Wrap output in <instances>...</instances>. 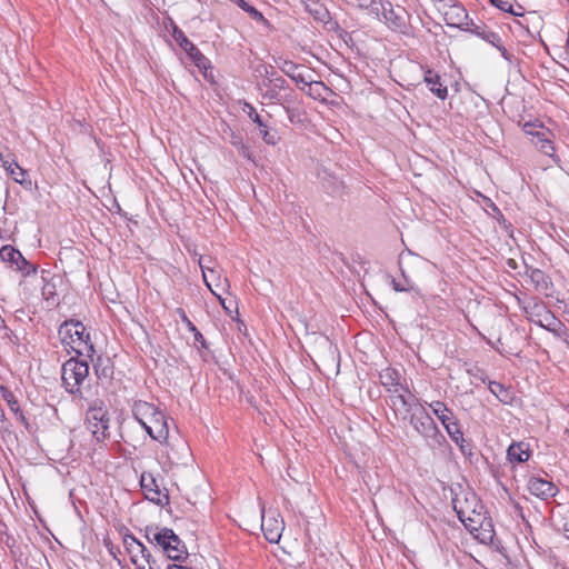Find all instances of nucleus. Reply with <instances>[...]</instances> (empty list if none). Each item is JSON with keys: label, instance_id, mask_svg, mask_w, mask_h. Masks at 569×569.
Instances as JSON below:
<instances>
[{"label": "nucleus", "instance_id": "1", "mask_svg": "<svg viewBox=\"0 0 569 569\" xmlns=\"http://www.w3.org/2000/svg\"><path fill=\"white\" fill-rule=\"evenodd\" d=\"M379 380L389 393L390 406L397 416L406 420L410 411L418 406V398L403 383L399 370L387 367L379 372Z\"/></svg>", "mask_w": 569, "mask_h": 569}, {"label": "nucleus", "instance_id": "2", "mask_svg": "<svg viewBox=\"0 0 569 569\" xmlns=\"http://www.w3.org/2000/svg\"><path fill=\"white\" fill-rule=\"evenodd\" d=\"M132 416L153 440L168 442L169 426L167 416L153 403L138 400L132 405Z\"/></svg>", "mask_w": 569, "mask_h": 569}, {"label": "nucleus", "instance_id": "3", "mask_svg": "<svg viewBox=\"0 0 569 569\" xmlns=\"http://www.w3.org/2000/svg\"><path fill=\"white\" fill-rule=\"evenodd\" d=\"M58 333L62 345L77 355L91 356L93 353L94 349L90 342V335L82 322L67 320L60 326Z\"/></svg>", "mask_w": 569, "mask_h": 569}, {"label": "nucleus", "instance_id": "4", "mask_svg": "<svg viewBox=\"0 0 569 569\" xmlns=\"http://www.w3.org/2000/svg\"><path fill=\"white\" fill-rule=\"evenodd\" d=\"M89 375V365L84 360L70 358L62 365L61 379L66 390L83 398L81 386Z\"/></svg>", "mask_w": 569, "mask_h": 569}, {"label": "nucleus", "instance_id": "5", "mask_svg": "<svg viewBox=\"0 0 569 569\" xmlns=\"http://www.w3.org/2000/svg\"><path fill=\"white\" fill-rule=\"evenodd\" d=\"M413 410L415 408L406 419L409 420V423L415 431H417L423 439L430 440L432 445L438 447L443 446L446 443V437L425 408L421 407L418 411Z\"/></svg>", "mask_w": 569, "mask_h": 569}, {"label": "nucleus", "instance_id": "6", "mask_svg": "<svg viewBox=\"0 0 569 569\" xmlns=\"http://www.w3.org/2000/svg\"><path fill=\"white\" fill-rule=\"evenodd\" d=\"M147 538L150 542L159 545L171 560L182 561L187 557L184 543L170 528L164 527L154 532H148Z\"/></svg>", "mask_w": 569, "mask_h": 569}, {"label": "nucleus", "instance_id": "7", "mask_svg": "<svg viewBox=\"0 0 569 569\" xmlns=\"http://www.w3.org/2000/svg\"><path fill=\"white\" fill-rule=\"evenodd\" d=\"M88 429L97 441H103L109 437L110 417L107 408L101 405L91 406L86 416Z\"/></svg>", "mask_w": 569, "mask_h": 569}, {"label": "nucleus", "instance_id": "8", "mask_svg": "<svg viewBox=\"0 0 569 569\" xmlns=\"http://www.w3.org/2000/svg\"><path fill=\"white\" fill-rule=\"evenodd\" d=\"M209 262L210 263L212 262L211 258L206 259V258L201 257L199 259V266L202 271L203 281H204L206 286L208 287V289L211 291V293L219 300L221 306L226 310H228L224 299L217 291V289L224 290V287L228 281L226 278H222L220 272L216 268L211 267L209 264Z\"/></svg>", "mask_w": 569, "mask_h": 569}, {"label": "nucleus", "instance_id": "9", "mask_svg": "<svg viewBox=\"0 0 569 569\" xmlns=\"http://www.w3.org/2000/svg\"><path fill=\"white\" fill-rule=\"evenodd\" d=\"M528 319L537 326L552 332L555 336H560V329L563 327L562 322L546 307L536 305L531 311L525 309Z\"/></svg>", "mask_w": 569, "mask_h": 569}, {"label": "nucleus", "instance_id": "10", "mask_svg": "<svg viewBox=\"0 0 569 569\" xmlns=\"http://www.w3.org/2000/svg\"><path fill=\"white\" fill-rule=\"evenodd\" d=\"M123 546L136 569H147L146 562L150 561V552L133 535L123 536Z\"/></svg>", "mask_w": 569, "mask_h": 569}, {"label": "nucleus", "instance_id": "11", "mask_svg": "<svg viewBox=\"0 0 569 569\" xmlns=\"http://www.w3.org/2000/svg\"><path fill=\"white\" fill-rule=\"evenodd\" d=\"M283 529L284 521L277 511H262L261 530L269 542H279Z\"/></svg>", "mask_w": 569, "mask_h": 569}, {"label": "nucleus", "instance_id": "12", "mask_svg": "<svg viewBox=\"0 0 569 569\" xmlns=\"http://www.w3.org/2000/svg\"><path fill=\"white\" fill-rule=\"evenodd\" d=\"M172 37L178 42L180 48L187 52L189 58L199 69H207L210 61L202 54V52L187 38L184 32L177 26H173Z\"/></svg>", "mask_w": 569, "mask_h": 569}, {"label": "nucleus", "instance_id": "13", "mask_svg": "<svg viewBox=\"0 0 569 569\" xmlns=\"http://www.w3.org/2000/svg\"><path fill=\"white\" fill-rule=\"evenodd\" d=\"M0 259L4 262L10 263L11 268H16L21 271L24 276L37 272V268L30 263L19 250L10 244H6L0 248Z\"/></svg>", "mask_w": 569, "mask_h": 569}, {"label": "nucleus", "instance_id": "14", "mask_svg": "<svg viewBox=\"0 0 569 569\" xmlns=\"http://www.w3.org/2000/svg\"><path fill=\"white\" fill-rule=\"evenodd\" d=\"M141 489L144 493V497L158 505L164 506L169 502V496L166 490H161L159 485L157 483L156 478L150 472H142L140 477Z\"/></svg>", "mask_w": 569, "mask_h": 569}, {"label": "nucleus", "instance_id": "15", "mask_svg": "<svg viewBox=\"0 0 569 569\" xmlns=\"http://www.w3.org/2000/svg\"><path fill=\"white\" fill-rule=\"evenodd\" d=\"M472 525L469 523V532L481 543L490 545L495 539V528L490 518L486 515L482 518L476 516V520H471Z\"/></svg>", "mask_w": 569, "mask_h": 569}, {"label": "nucleus", "instance_id": "16", "mask_svg": "<svg viewBox=\"0 0 569 569\" xmlns=\"http://www.w3.org/2000/svg\"><path fill=\"white\" fill-rule=\"evenodd\" d=\"M423 82L429 91L440 100L448 98V87L443 83L441 76L427 66H421Z\"/></svg>", "mask_w": 569, "mask_h": 569}, {"label": "nucleus", "instance_id": "17", "mask_svg": "<svg viewBox=\"0 0 569 569\" xmlns=\"http://www.w3.org/2000/svg\"><path fill=\"white\" fill-rule=\"evenodd\" d=\"M528 489L531 495L543 500L555 497L558 492V488L553 482L538 477L529 479Z\"/></svg>", "mask_w": 569, "mask_h": 569}, {"label": "nucleus", "instance_id": "18", "mask_svg": "<svg viewBox=\"0 0 569 569\" xmlns=\"http://www.w3.org/2000/svg\"><path fill=\"white\" fill-rule=\"evenodd\" d=\"M243 111L247 112L248 117L258 126L260 133L262 136L263 141L267 144L274 146L277 144L279 138L277 132L270 131L266 122H263L260 114L257 112L254 107L250 103H244Z\"/></svg>", "mask_w": 569, "mask_h": 569}, {"label": "nucleus", "instance_id": "19", "mask_svg": "<svg viewBox=\"0 0 569 569\" xmlns=\"http://www.w3.org/2000/svg\"><path fill=\"white\" fill-rule=\"evenodd\" d=\"M530 283L541 295L551 296L552 282L550 278L540 269L528 268L526 271Z\"/></svg>", "mask_w": 569, "mask_h": 569}, {"label": "nucleus", "instance_id": "20", "mask_svg": "<svg viewBox=\"0 0 569 569\" xmlns=\"http://www.w3.org/2000/svg\"><path fill=\"white\" fill-rule=\"evenodd\" d=\"M279 68L286 76L291 78L296 83L303 84L310 77V73L303 66L297 64L290 60H283L282 62H280Z\"/></svg>", "mask_w": 569, "mask_h": 569}, {"label": "nucleus", "instance_id": "21", "mask_svg": "<svg viewBox=\"0 0 569 569\" xmlns=\"http://www.w3.org/2000/svg\"><path fill=\"white\" fill-rule=\"evenodd\" d=\"M468 14L466 9L459 3H452L443 12V19L449 27L462 28Z\"/></svg>", "mask_w": 569, "mask_h": 569}, {"label": "nucleus", "instance_id": "22", "mask_svg": "<svg viewBox=\"0 0 569 569\" xmlns=\"http://www.w3.org/2000/svg\"><path fill=\"white\" fill-rule=\"evenodd\" d=\"M305 87L308 89L306 93L312 98L313 100L325 101L327 96L329 94V88L322 81H316L311 79V76L303 83V87L300 89L305 91Z\"/></svg>", "mask_w": 569, "mask_h": 569}, {"label": "nucleus", "instance_id": "23", "mask_svg": "<svg viewBox=\"0 0 569 569\" xmlns=\"http://www.w3.org/2000/svg\"><path fill=\"white\" fill-rule=\"evenodd\" d=\"M94 372L101 382H108L113 376V366L108 357H98L94 365Z\"/></svg>", "mask_w": 569, "mask_h": 569}, {"label": "nucleus", "instance_id": "24", "mask_svg": "<svg viewBox=\"0 0 569 569\" xmlns=\"http://www.w3.org/2000/svg\"><path fill=\"white\" fill-rule=\"evenodd\" d=\"M306 10L320 22H327L330 18L327 7L320 0H305Z\"/></svg>", "mask_w": 569, "mask_h": 569}, {"label": "nucleus", "instance_id": "25", "mask_svg": "<svg viewBox=\"0 0 569 569\" xmlns=\"http://www.w3.org/2000/svg\"><path fill=\"white\" fill-rule=\"evenodd\" d=\"M535 146L546 156L555 159L556 161H559L558 157L556 156V149L553 146V142L547 138L545 132H536L533 133L532 139Z\"/></svg>", "mask_w": 569, "mask_h": 569}, {"label": "nucleus", "instance_id": "26", "mask_svg": "<svg viewBox=\"0 0 569 569\" xmlns=\"http://www.w3.org/2000/svg\"><path fill=\"white\" fill-rule=\"evenodd\" d=\"M0 390L2 392L3 399L7 401L10 411L17 417V420L23 425H27V419L14 395L6 387H0Z\"/></svg>", "mask_w": 569, "mask_h": 569}, {"label": "nucleus", "instance_id": "27", "mask_svg": "<svg viewBox=\"0 0 569 569\" xmlns=\"http://www.w3.org/2000/svg\"><path fill=\"white\" fill-rule=\"evenodd\" d=\"M507 456L510 461L526 462L530 458V450L523 442L512 443L507 450Z\"/></svg>", "mask_w": 569, "mask_h": 569}, {"label": "nucleus", "instance_id": "28", "mask_svg": "<svg viewBox=\"0 0 569 569\" xmlns=\"http://www.w3.org/2000/svg\"><path fill=\"white\" fill-rule=\"evenodd\" d=\"M478 503H476L475 507H477ZM480 510L478 511L476 508L471 509L469 507H457L455 506V510L457 512V516L459 520L463 523V526L469 530V523L472 525L471 520H476V516L479 518L485 517V513L482 512V506H479Z\"/></svg>", "mask_w": 569, "mask_h": 569}, {"label": "nucleus", "instance_id": "29", "mask_svg": "<svg viewBox=\"0 0 569 569\" xmlns=\"http://www.w3.org/2000/svg\"><path fill=\"white\" fill-rule=\"evenodd\" d=\"M379 3V11L382 10L383 18L387 22H389L392 27L399 28L403 24L402 17L395 11L390 2L383 4L381 0H377Z\"/></svg>", "mask_w": 569, "mask_h": 569}, {"label": "nucleus", "instance_id": "30", "mask_svg": "<svg viewBox=\"0 0 569 569\" xmlns=\"http://www.w3.org/2000/svg\"><path fill=\"white\" fill-rule=\"evenodd\" d=\"M429 407L431 411L435 413V416L439 419L441 425L455 418V415L451 411V409H449L447 405L442 401H432L429 403Z\"/></svg>", "mask_w": 569, "mask_h": 569}, {"label": "nucleus", "instance_id": "31", "mask_svg": "<svg viewBox=\"0 0 569 569\" xmlns=\"http://www.w3.org/2000/svg\"><path fill=\"white\" fill-rule=\"evenodd\" d=\"M231 2H233L234 4H237L239 8H241L244 12H247L251 19H253L254 21L257 22H260V23H267V19L264 18V16L259 11L257 10L253 6L249 4V2L247 0H230Z\"/></svg>", "mask_w": 569, "mask_h": 569}, {"label": "nucleus", "instance_id": "32", "mask_svg": "<svg viewBox=\"0 0 569 569\" xmlns=\"http://www.w3.org/2000/svg\"><path fill=\"white\" fill-rule=\"evenodd\" d=\"M392 288L398 292H409V291H416L418 292V289L413 281H411L408 277H405L401 281H398L396 279L391 280Z\"/></svg>", "mask_w": 569, "mask_h": 569}, {"label": "nucleus", "instance_id": "33", "mask_svg": "<svg viewBox=\"0 0 569 569\" xmlns=\"http://www.w3.org/2000/svg\"><path fill=\"white\" fill-rule=\"evenodd\" d=\"M230 143L237 148L240 154L247 159H250L249 148L244 144L243 139L240 134L232 132Z\"/></svg>", "mask_w": 569, "mask_h": 569}, {"label": "nucleus", "instance_id": "34", "mask_svg": "<svg viewBox=\"0 0 569 569\" xmlns=\"http://www.w3.org/2000/svg\"><path fill=\"white\" fill-rule=\"evenodd\" d=\"M478 36L485 40L486 42L490 43L492 47L500 46L501 38L498 33L490 31V30H482L478 32Z\"/></svg>", "mask_w": 569, "mask_h": 569}, {"label": "nucleus", "instance_id": "35", "mask_svg": "<svg viewBox=\"0 0 569 569\" xmlns=\"http://www.w3.org/2000/svg\"><path fill=\"white\" fill-rule=\"evenodd\" d=\"M448 436L461 449V451L463 453H466L467 448H470V445L467 443L463 438V433H462L461 429H459L456 432H450V433H448Z\"/></svg>", "mask_w": 569, "mask_h": 569}, {"label": "nucleus", "instance_id": "36", "mask_svg": "<svg viewBox=\"0 0 569 569\" xmlns=\"http://www.w3.org/2000/svg\"><path fill=\"white\" fill-rule=\"evenodd\" d=\"M491 3L500 9L503 12H509L511 14L517 16V13L512 10L513 6L508 0H490Z\"/></svg>", "mask_w": 569, "mask_h": 569}, {"label": "nucleus", "instance_id": "37", "mask_svg": "<svg viewBox=\"0 0 569 569\" xmlns=\"http://www.w3.org/2000/svg\"><path fill=\"white\" fill-rule=\"evenodd\" d=\"M177 315L180 317L181 321L184 323L189 331H194L193 322L188 318L186 311L182 308L176 309Z\"/></svg>", "mask_w": 569, "mask_h": 569}, {"label": "nucleus", "instance_id": "38", "mask_svg": "<svg viewBox=\"0 0 569 569\" xmlns=\"http://www.w3.org/2000/svg\"><path fill=\"white\" fill-rule=\"evenodd\" d=\"M442 426L446 429L447 433L456 432L460 429V425L456 417L449 420L448 422L443 423Z\"/></svg>", "mask_w": 569, "mask_h": 569}, {"label": "nucleus", "instance_id": "39", "mask_svg": "<svg viewBox=\"0 0 569 569\" xmlns=\"http://www.w3.org/2000/svg\"><path fill=\"white\" fill-rule=\"evenodd\" d=\"M496 48L499 50V52L501 53L502 58H503L506 61H508L509 63H513V61H515V57H513V54H512V53H510V52L505 48V46L502 44V41H500V46L498 44Z\"/></svg>", "mask_w": 569, "mask_h": 569}, {"label": "nucleus", "instance_id": "40", "mask_svg": "<svg viewBox=\"0 0 569 569\" xmlns=\"http://www.w3.org/2000/svg\"><path fill=\"white\" fill-rule=\"evenodd\" d=\"M191 333H193V337H194V341L198 342L201 348H208L207 346V342H206V339L203 338L202 333L197 329V327L194 326V331H190Z\"/></svg>", "mask_w": 569, "mask_h": 569}, {"label": "nucleus", "instance_id": "41", "mask_svg": "<svg viewBox=\"0 0 569 569\" xmlns=\"http://www.w3.org/2000/svg\"><path fill=\"white\" fill-rule=\"evenodd\" d=\"M271 82L273 83L274 89H282V88H284V84H286V80L281 77L271 79Z\"/></svg>", "mask_w": 569, "mask_h": 569}, {"label": "nucleus", "instance_id": "42", "mask_svg": "<svg viewBox=\"0 0 569 569\" xmlns=\"http://www.w3.org/2000/svg\"><path fill=\"white\" fill-rule=\"evenodd\" d=\"M278 94H279V93H278L277 89L272 88V89H269V90L266 92L264 97H266V98H269V99H277V98H278Z\"/></svg>", "mask_w": 569, "mask_h": 569}, {"label": "nucleus", "instance_id": "43", "mask_svg": "<svg viewBox=\"0 0 569 569\" xmlns=\"http://www.w3.org/2000/svg\"><path fill=\"white\" fill-rule=\"evenodd\" d=\"M148 565V569H159L157 566L156 560L150 555V561L146 562V566Z\"/></svg>", "mask_w": 569, "mask_h": 569}, {"label": "nucleus", "instance_id": "44", "mask_svg": "<svg viewBox=\"0 0 569 569\" xmlns=\"http://www.w3.org/2000/svg\"><path fill=\"white\" fill-rule=\"evenodd\" d=\"M6 421H7V418L4 416V412H3V410L0 409V428L4 427Z\"/></svg>", "mask_w": 569, "mask_h": 569}, {"label": "nucleus", "instance_id": "45", "mask_svg": "<svg viewBox=\"0 0 569 569\" xmlns=\"http://www.w3.org/2000/svg\"><path fill=\"white\" fill-rule=\"evenodd\" d=\"M51 295V290H48V286L43 288V295Z\"/></svg>", "mask_w": 569, "mask_h": 569}, {"label": "nucleus", "instance_id": "46", "mask_svg": "<svg viewBox=\"0 0 569 569\" xmlns=\"http://www.w3.org/2000/svg\"><path fill=\"white\" fill-rule=\"evenodd\" d=\"M493 387H496V390L502 389V386L500 383H492Z\"/></svg>", "mask_w": 569, "mask_h": 569}, {"label": "nucleus", "instance_id": "47", "mask_svg": "<svg viewBox=\"0 0 569 569\" xmlns=\"http://www.w3.org/2000/svg\"><path fill=\"white\" fill-rule=\"evenodd\" d=\"M493 387H496V390L502 389V386L500 383H492Z\"/></svg>", "mask_w": 569, "mask_h": 569}, {"label": "nucleus", "instance_id": "48", "mask_svg": "<svg viewBox=\"0 0 569 569\" xmlns=\"http://www.w3.org/2000/svg\"><path fill=\"white\" fill-rule=\"evenodd\" d=\"M400 271H401V276H402V279H405V277H407L405 270L402 269V267L400 266Z\"/></svg>", "mask_w": 569, "mask_h": 569}, {"label": "nucleus", "instance_id": "49", "mask_svg": "<svg viewBox=\"0 0 569 569\" xmlns=\"http://www.w3.org/2000/svg\"><path fill=\"white\" fill-rule=\"evenodd\" d=\"M287 112H288V116H289V120H290V121H293L292 116H291V112H290V109H288V108H287Z\"/></svg>", "mask_w": 569, "mask_h": 569}, {"label": "nucleus", "instance_id": "50", "mask_svg": "<svg viewBox=\"0 0 569 569\" xmlns=\"http://www.w3.org/2000/svg\"><path fill=\"white\" fill-rule=\"evenodd\" d=\"M566 410L569 412V405L566 406Z\"/></svg>", "mask_w": 569, "mask_h": 569}]
</instances>
